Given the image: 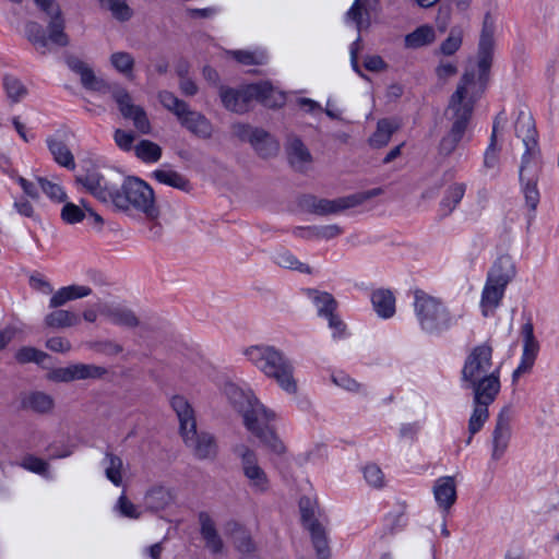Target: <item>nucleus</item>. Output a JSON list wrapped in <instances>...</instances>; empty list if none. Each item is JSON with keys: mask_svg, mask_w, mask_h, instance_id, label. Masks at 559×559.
<instances>
[{"mask_svg": "<svg viewBox=\"0 0 559 559\" xmlns=\"http://www.w3.org/2000/svg\"><path fill=\"white\" fill-rule=\"evenodd\" d=\"M475 85V74L466 72L462 76L456 91L452 94L445 116L451 124L449 130L440 139L437 153L442 159L449 158L453 154L462 157L461 148L472 139L468 129L473 116L475 98L472 90Z\"/></svg>", "mask_w": 559, "mask_h": 559, "instance_id": "1", "label": "nucleus"}, {"mask_svg": "<svg viewBox=\"0 0 559 559\" xmlns=\"http://www.w3.org/2000/svg\"><path fill=\"white\" fill-rule=\"evenodd\" d=\"M224 393L231 406L242 416L243 425L262 443L275 453H283L285 447L271 427L275 413L267 409L251 390H243L235 383H226Z\"/></svg>", "mask_w": 559, "mask_h": 559, "instance_id": "2", "label": "nucleus"}, {"mask_svg": "<svg viewBox=\"0 0 559 559\" xmlns=\"http://www.w3.org/2000/svg\"><path fill=\"white\" fill-rule=\"evenodd\" d=\"M514 129L515 135L522 140L525 146L519 171L522 191L526 206L531 211H535L539 202L537 181L542 163L533 117L527 112L521 111L515 121Z\"/></svg>", "mask_w": 559, "mask_h": 559, "instance_id": "3", "label": "nucleus"}, {"mask_svg": "<svg viewBox=\"0 0 559 559\" xmlns=\"http://www.w3.org/2000/svg\"><path fill=\"white\" fill-rule=\"evenodd\" d=\"M243 355L265 377L274 380L283 391L288 394L297 393L295 368L282 350L269 345H253L246 348Z\"/></svg>", "mask_w": 559, "mask_h": 559, "instance_id": "4", "label": "nucleus"}, {"mask_svg": "<svg viewBox=\"0 0 559 559\" xmlns=\"http://www.w3.org/2000/svg\"><path fill=\"white\" fill-rule=\"evenodd\" d=\"M170 405L179 421L180 435L185 444L191 449L199 460H214L217 455V443L213 435L197 431V420L192 406L185 396L175 395Z\"/></svg>", "mask_w": 559, "mask_h": 559, "instance_id": "5", "label": "nucleus"}, {"mask_svg": "<svg viewBox=\"0 0 559 559\" xmlns=\"http://www.w3.org/2000/svg\"><path fill=\"white\" fill-rule=\"evenodd\" d=\"M34 2L49 17L48 35L39 23L29 21L25 24V36L28 41L40 55H47L51 50L49 44L59 47L68 46L70 40L64 32L66 21L59 4L55 0H34Z\"/></svg>", "mask_w": 559, "mask_h": 559, "instance_id": "6", "label": "nucleus"}, {"mask_svg": "<svg viewBox=\"0 0 559 559\" xmlns=\"http://www.w3.org/2000/svg\"><path fill=\"white\" fill-rule=\"evenodd\" d=\"M112 206L127 213H141L150 221L157 219L160 214L154 190L136 177H129L118 185Z\"/></svg>", "mask_w": 559, "mask_h": 559, "instance_id": "7", "label": "nucleus"}, {"mask_svg": "<svg viewBox=\"0 0 559 559\" xmlns=\"http://www.w3.org/2000/svg\"><path fill=\"white\" fill-rule=\"evenodd\" d=\"M219 96L224 107L236 114L248 111L253 99L267 107L281 106L284 103V96L281 93H275L267 82L250 84L240 90L219 86Z\"/></svg>", "mask_w": 559, "mask_h": 559, "instance_id": "8", "label": "nucleus"}, {"mask_svg": "<svg viewBox=\"0 0 559 559\" xmlns=\"http://www.w3.org/2000/svg\"><path fill=\"white\" fill-rule=\"evenodd\" d=\"M414 311L421 330L429 334H440L454 323L444 304L423 290L414 294Z\"/></svg>", "mask_w": 559, "mask_h": 559, "instance_id": "9", "label": "nucleus"}, {"mask_svg": "<svg viewBox=\"0 0 559 559\" xmlns=\"http://www.w3.org/2000/svg\"><path fill=\"white\" fill-rule=\"evenodd\" d=\"M160 104L173 112L180 124L194 135L207 139L212 135L213 128L210 120L202 114L190 109L189 105L179 99L174 93L162 91L158 94Z\"/></svg>", "mask_w": 559, "mask_h": 559, "instance_id": "10", "label": "nucleus"}, {"mask_svg": "<svg viewBox=\"0 0 559 559\" xmlns=\"http://www.w3.org/2000/svg\"><path fill=\"white\" fill-rule=\"evenodd\" d=\"M383 192L382 188H373L334 200L309 197L306 199V206L311 213L317 215L337 214L342 211L359 206L368 200L383 194Z\"/></svg>", "mask_w": 559, "mask_h": 559, "instance_id": "11", "label": "nucleus"}, {"mask_svg": "<svg viewBox=\"0 0 559 559\" xmlns=\"http://www.w3.org/2000/svg\"><path fill=\"white\" fill-rule=\"evenodd\" d=\"M234 452L240 460L242 474L252 491L259 493L267 491L270 480L259 464L257 453L246 444L236 445Z\"/></svg>", "mask_w": 559, "mask_h": 559, "instance_id": "12", "label": "nucleus"}, {"mask_svg": "<svg viewBox=\"0 0 559 559\" xmlns=\"http://www.w3.org/2000/svg\"><path fill=\"white\" fill-rule=\"evenodd\" d=\"M492 369V347L485 343L475 346L467 355L463 369L462 382L474 381L493 373Z\"/></svg>", "mask_w": 559, "mask_h": 559, "instance_id": "13", "label": "nucleus"}, {"mask_svg": "<svg viewBox=\"0 0 559 559\" xmlns=\"http://www.w3.org/2000/svg\"><path fill=\"white\" fill-rule=\"evenodd\" d=\"M110 95L118 105L123 118L132 120L134 128L140 133H151L152 127L145 110L141 106L133 104L126 88L115 85L110 88Z\"/></svg>", "mask_w": 559, "mask_h": 559, "instance_id": "14", "label": "nucleus"}, {"mask_svg": "<svg viewBox=\"0 0 559 559\" xmlns=\"http://www.w3.org/2000/svg\"><path fill=\"white\" fill-rule=\"evenodd\" d=\"M76 182L99 201L112 205L119 185V181L114 177L104 176L98 171H88L85 175L78 176Z\"/></svg>", "mask_w": 559, "mask_h": 559, "instance_id": "15", "label": "nucleus"}, {"mask_svg": "<svg viewBox=\"0 0 559 559\" xmlns=\"http://www.w3.org/2000/svg\"><path fill=\"white\" fill-rule=\"evenodd\" d=\"M495 23L489 13H487L483 21L480 32L478 51H477V67L479 70V81H485L488 76L489 70L492 64L493 49H495Z\"/></svg>", "mask_w": 559, "mask_h": 559, "instance_id": "16", "label": "nucleus"}, {"mask_svg": "<svg viewBox=\"0 0 559 559\" xmlns=\"http://www.w3.org/2000/svg\"><path fill=\"white\" fill-rule=\"evenodd\" d=\"M107 374V369L93 364H72L52 370L49 379L56 382H72L75 380L100 379Z\"/></svg>", "mask_w": 559, "mask_h": 559, "instance_id": "17", "label": "nucleus"}, {"mask_svg": "<svg viewBox=\"0 0 559 559\" xmlns=\"http://www.w3.org/2000/svg\"><path fill=\"white\" fill-rule=\"evenodd\" d=\"M511 407L506 406L498 414L496 419V426L492 431L491 459L493 461H499L507 452L511 439Z\"/></svg>", "mask_w": 559, "mask_h": 559, "instance_id": "18", "label": "nucleus"}, {"mask_svg": "<svg viewBox=\"0 0 559 559\" xmlns=\"http://www.w3.org/2000/svg\"><path fill=\"white\" fill-rule=\"evenodd\" d=\"M66 63L71 71L80 76L81 84L86 90L110 93V88L115 86L96 76L92 67L76 56H67Z\"/></svg>", "mask_w": 559, "mask_h": 559, "instance_id": "19", "label": "nucleus"}, {"mask_svg": "<svg viewBox=\"0 0 559 559\" xmlns=\"http://www.w3.org/2000/svg\"><path fill=\"white\" fill-rule=\"evenodd\" d=\"M521 333L523 336V353L519 367L513 371V381H516L521 374L532 369L539 350V343L534 335V326L531 321L522 325Z\"/></svg>", "mask_w": 559, "mask_h": 559, "instance_id": "20", "label": "nucleus"}, {"mask_svg": "<svg viewBox=\"0 0 559 559\" xmlns=\"http://www.w3.org/2000/svg\"><path fill=\"white\" fill-rule=\"evenodd\" d=\"M463 385L473 390L474 403L489 406L500 391L499 368H496L491 374L465 382Z\"/></svg>", "mask_w": 559, "mask_h": 559, "instance_id": "21", "label": "nucleus"}, {"mask_svg": "<svg viewBox=\"0 0 559 559\" xmlns=\"http://www.w3.org/2000/svg\"><path fill=\"white\" fill-rule=\"evenodd\" d=\"M175 500L176 493L173 488L155 484L144 492L142 506L146 512L158 513L173 506Z\"/></svg>", "mask_w": 559, "mask_h": 559, "instance_id": "22", "label": "nucleus"}, {"mask_svg": "<svg viewBox=\"0 0 559 559\" xmlns=\"http://www.w3.org/2000/svg\"><path fill=\"white\" fill-rule=\"evenodd\" d=\"M98 311L100 316L115 325L134 329L140 324V320L133 310L121 304H99Z\"/></svg>", "mask_w": 559, "mask_h": 559, "instance_id": "23", "label": "nucleus"}, {"mask_svg": "<svg viewBox=\"0 0 559 559\" xmlns=\"http://www.w3.org/2000/svg\"><path fill=\"white\" fill-rule=\"evenodd\" d=\"M379 0H355L345 14V22L353 23L358 33L371 24V12L377 9Z\"/></svg>", "mask_w": 559, "mask_h": 559, "instance_id": "24", "label": "nucleus"}, {"mask_svg": "<svg viewBox=\"0 0 559 559\" xmlns=\"http://www.w3.org/2000/svg\"><path fill=\"white\" fill-rule=\"evenodd\" d=\"M21 408L38 415L52 414L56 402L52 395L44 391H28L20 396Z\"/></svg>", "mask_w": 559, "mask_h": 559, "instance_id": "25", "label": "nucleus"}, {"mask_svg": "<svg viewBox=\"0 0 559 559\" xmlns=\"http://www.w3.org/2000/svg\"><path fill=\"white\" fill-rule=\"evenodd\" d=\"M433 497L438 507L448 513L456 501V484L452 476L439 477L433 485Z\"/></svg>", "mask_w": 559, "mask_h": 559, "instance_id": "26", "label": "nucleus"}, {"mask_svg": "<svg viewBox=\"0 0 559 559\" xmlns=\"http://www.w3.org/2000/svg\"><path fill=\"white\" fill-rule=\"evenodd\" d=\"M286 152L290 166L297 171H306L312 163L309 150L299 138L292 136L288 139Z\"/></svg>", "mask_w": 559, "mask_h": 559, "instance_id": "27", "label": "nucleus"}, {"mask_svg": "<svg viewBox=\"0 0 559 559\" xmlns=\"http://www.w3.org/2000/svg\"><path fill=\"white\" fill-rule=\"evenodd\" d=\"M201 525L200 533L205 542V547L214 555L221 554L224 549V543L217 533L215 523L206 512L199 514Z\"/></svg>", "mask_w": 559, "mask_h": 559, "instance_id": "28", "label": "nucleus"}, {"mask_svg": "<svg viewBox=\"0 0 559 559\" xmlns=\"http://www.w3.org/2000/svg\"><path fill=\"white\" fill-rule=\"evenodd\" d=\"M226 534L230 535L233 543L238 551L242 554L241 557H249L257 554V546L252 540L250 534L242 528V526L234 521L226 524Z\"/></svg>", "mask_w": 559, "mask_h": 559, "instance_id": "29", "label": "nucleus"}, {"mask_svg": "<svg viewBox=\"0 0 559 559\" xmlns=\"http://www.w3.org/2000/svg\"><path fill=\"white\" fill-rule=\"evenodd\" d=\"M516 274L515 264L510 255H501L493 263L487 280L490 283H497L504 287L514 278Z\"/></svg>", "mask_w": 559, "mask_h": 559, "instance_id": "30", "label": "nucleus"}, {"mask_svg": "<svg viewBox=\"0 0 559 559\" xmlns=\"http://www.w3.org/2000/svg\"><path fill=\"white\" fill-rule=\"evenodd\" d=\"M92 288L85 285H69L55 292L49 300V308H60L67 302L87 297Z\"/></svg>", "mask_w": 559, "mask_h": 559, "instance_id": "31", "label": "nucleus"}, {"mask_svg": "<svg viewBox=\"0 0 559 559\" xmlns=\"http://www.w3.org/2000/svg\"><path fill=\"white\" fill-rule=\"evenodd\" d=\"M506 288L507 287L502 285L490 283V281L487 280L480 300L481 311L485 317L493 313V311L499 307Z\"/></svg>", "mask_w": 559, "mask_h": 559, "instance_id": "32", "label": "nucleus"}, {"mask_svg": "<svg viewBox=\"0 0 559 559\" xmlns=\"http://www.w3.org/2000/svg\"><path fill=\"white\" fill-rule=\"evenodd\" d=\"M373 309L379 317L388 319L395 313V297L389 289H378L371 295Z\"/></svg>", "mask_w": 559, "mask_h": 559, "instance_id": "33", "label": "nucleus"}, {"mask_svg": "<svg viewBox=\"0 0 559 559\" xmlns=\"http://www.w3.org/2000/svg\"><path fill=\"white\" fill-rule=\"evenodd\" d=\"M53 309V311L45 316V326L49 329H67L79 324L80 318L76 313L59 308Z\"/></svg>", "mask_w": 559, "mask_h": 559, "instance_id": "34", "label": "nucleus"}, {"mask_svg": "<svg viewBox=\"0 0 559 559\" xmlns=\"http://www.w3.org/2000/svg\"><path fill=\"white\" fill-rule=\"evenodd\" d=\"M48 148L53 157V160L68 169L75 168V160L72 152L68 147V145L58 139L49 138L47 139Z\"/></svg>", "mask_w": 559, "mask_h": 559, "instance_id": "35", "label": "nucleus"}, {"mask_svg": "<svg viewBox=\"0 0 559 559\" xmlns=\"http://www.w3.org/2000/svg\"><path fill=\"white\" fill-rule=\"evenodd\" d=\"M466 191V183L454 182L450 185L440 202V211L443 216L450 215L463 199Z\"/></svg>", "mask_w": 559, "mask_h": 559, "instance_id": "36", "label": "nucleus"}, {"mask_svg": "<svg viewBox=\"0 0 559 559\" xmlns=\"http://www.w3.org/2000/svg\"><path fill=\"white\" fill-rule=\"evenodd\" d=\"M251 145L263 158L276 155L280 148L277 141H275V139L263 129L257 130Z\"/></svg>", "mask_w": 559, "mask_h": 559, "instance_id": "37", "label": "nucleus"}, {"mask_svg": "<svg viewBox=\"0 0 559 559\" xmlns=\"http://www.w3.org/2000/svg\"><path fill=\"white\" fill-rule=\"evenodd\" d=\"M152 177L159 183L167 185L175 189L188 192L191 189L190 181L181 174L170 169H156Z\"/></svg>", "mask_w": 559, "mask_h": 559, "instance_id": "38", "label": "nucleus"}, {"mask_svg": "<svg viewBox=\"0 0 559 559\" xmlns=\"http://www.w3.org/2000/svg\"><path fill=\"white\" fill-rule=\"evenodd\" d=\"M308 531L310 533L317 557L319 559H329L331 556V549L329 547L325 528L321 523H310Z\"/></svg>", "mask_w": 559, "mask_h": 559, "instance_id": "39", "label": "nucleus"}, {"mask_svg": "<svg viewBox=\"0 0 559 559\" xmlns=\"http://www.w3.org/2000/svg\"><path fill=\"white\" fill-rule=\"evenodd\" d=\"M436 39V32L430 25H421L405 36L406 48H420L430 45Z\"/></svg>", "mask_w": 559, "mask_h": 559, "instance_id": "40", "label": "nucleus"}, {"mask_svg": "<svg viewBox=\"0 0 559 559\" xmlns=\"http://www.w3.org/2000/svg\"><path fill=\"white\" fill-rule=\"evenodd\" d=\"M102 464L105 469L106 478L115 486L122 485L123 462L121 457L111 452H107Z\"/></svg>", "mask_w": 559, "mask_h": 559, "instance_id": "41", "label": "nucleus"}, {"mask_svg": "<svg viewBox=\"0 0 559 559\" xmlns=\"http://www.w3.org/2000/svg\"><path fill=\"white\" fill-rule=\"evenodd\" d=\"M396 129L397 126L392 121L388 119L379 120L377 123V130L369 139V144L376 148L385 146Z\"/></svg>", "mask_w": 559, "mask_h": 559, "instance_id": "42", "label": "nucleus"}, {"mask_svg": "<svg viewBox=\"0 0 559 559\" xmlns=\"http://www.w3.org/2000/svg\"><path fill=\"white\" fill-rule=\"evenodd\" d=\"M133 150L135 156L144 163H156L162 157V147L150 140H141Z\"/></svg>", "mask_w": 559, "mask_h": 559, "instance_id": "43", "label": "nucleus"}, {"mask_svg": "<svg viewBox=\"0 0 559 559\" xmlns=\"http://www.w3.org/2000/svg\"><path fill=\"white\" fill-rule=\"evenodd\" d=\"M273 260L281 267L298 271L305 274L311 273V269L308 264L300 262L293 253L287 250L276 251L273 255Z\"/></svg>", "mask_w": 559, "mask_h": 559, "instance_id": "44", "label": "nucleus"}, {"mask_svg": "<svg viewBox=\"0 0 559 559\" xmlns=\"http://www.w3.org/2000/svg\"><path fill=\"white\" fill-rule=\"evenodd\" d=\"M100 3V7L110 11L112 16L121 22L129 21L132 15L133 11L128 5L127 0H98Z\"/></svg>", "mask_w": 559, "mask_h": 559, "instance_id": "45", "label": "nucleus"}, {"mask_svg": "<svg viewBox=\"0 0 559 559\" xmlns=\"http://www.w3.org/2000/svg\"><path fill=\"white\" fill-rule=\"evenodd\" d=\"M489 417L488 405L474 403V409L468 420L469 437L467 443H471L472 437L477 433Z\"/></svg>", "mask_w": 559, "mask_h": 559, "instance_id": "46", "label": "nucleus"}, {"mask_svg": "<svg viewBox=\"0 0 559 559\" xmlns=\"http://www.w3.org/2000/svg\"><path fill=\"white\" fill-rule=\"evenodd\" d=\"M309 295L312 297L314 305L318 309V314L324 317L335 311L336 301L333 296L325 292L309 290Z\"/></svg>", "mask_w": 559, "mask_h": 559, "instance_id": "47", "label": "nucleus"}, {"mask_svg": "<svg viewBox=\"0 0 559 559\" xmlns=\"http://www.w3.org/2000/svg\"><path fill=\"white\" fill-rule=\"evenodd\" d=\"M499 154L500 147L498 146L497 136L491 134L489 144L484 153L483 166L486 171H492L495 174L498 171L500 160Z\"/></svg>", "mask_w": 559, "mask_h": 559, "instance_id": "48", "label": "nucleus"}, {"mask_svg": "<svg viewBox=\"0 0 559 559\" xmlns=\"http://www.w3.org/2000/svg\"><path fill=\"white\" fill-rule=\"evenodd\" d=\"M463 40V31L461 27H452L449 36L441 43L440 51L445 56H452L455 53Z\"/></svg>", "mask_w": 559, "mask_h": 559, "instance_id": "49", "label": "nucleus"}, {"mask_svg": "<svg viewBox=\"0 0 559 559\" xmlns=\"http://www.w3.org/2000/svg\"><path fill=\"white\" fill-rule=\"evenodd\" d=\"M48 358V355L32 346H24L21 347L15 353V359L20 364H27V362H36V364H44L45 360Z\"/></svg>", "mask_w": 559, "mask_h": 559, "instance_id": "50", "label": "nucleus"}, {"mask_svg": "<svg viewBox=\"0 0 559 559\" xmlns=\"http://www.w3.org/2000/svg\"><path fill=\"white\" fill-rule=\"evenodd\" d=\"M3 87L8 97L15 103L22 99L27 93V90L23 83L13 75H4Z\"/></svg>", "mask_w": 559, "mask_h": 559, "instance_id": "51", "label": "nucleus"}, {"mask_svg": "<svg viewBox=\"0 0 559 559\" xmlns=\"http://www.w3.org/2000/svg\"><path fill=\"white\" fill-rule=\"evenodd\" d=\"M110 63L117 71L128 75L133 70L134 59L129 52L118 51L110 56Z\"/></svg>", "mask_w": 559, "mask_h": 559, "instance_id": "52", "label": "nucleus"}, {"mask_svg": "<svg viewBox=\"0 0 559 559\" xmlns=\"http://www.w3.org/2000/svg\"><path fill=\"white\" fill-rule=\"evenodd\" d=\"M115 510L123 518L138 520L142 515V511L123 492L117 500Z\"/></svg>", "mask_w": 559, "mask_h": 559, "instance_id": "53", "label": "nucleus"}, {"mask_svg": "<svg viewBox=\"0 0 559 559\" xmlns=\"http://www.w3.org/2000/svg\"><path fill=\"white\" fill-rule=\"evenodd\" d=\"M37 181L43 190V192L52 201L56 202H64L67 199V194L61 188L60 185L52 182L46 178L38 177Z\"/></svg>", "mask_w": 559, "mask_h": 559, "instance_id": "54", "label": "nucleus"}, {"mask_svg": "<svg viewBox=\"0 0 559 559\" xmlns=\"http://www.w3.org/2000/svg\"><path fill=\"white\" fill-rule=\"evenodd\" d=\"M85 212L76 204L68 202L61 210V218L68 224H76L84 219Z\"/></svg>", "mask_w": 559, "mask_h": 559, "instance_id": "55", "label": "nucleus"}, {"mask_svg": "<svg viewBox=\"0 0 559 559\" xmlns=\"http://www.w3.org/2000/svg\"><path fill=\"white\" fill-rule=\"evenodd\" d=\"M233 57L242 64H262L266 56L264 52H251L246 50H234L230 52Z\"/></svg>", "mask_w": 559, "mask_h": 559, "instance_id": "56", "label": "nucleus"}, {"mask_svg": "<svg viewBox=\"0 0 559 559\" xmlns=\"http://www.w3.org/2000/svg\"><path fill=\"white\" fill-rule=\"evenodd\" d=\"M332 381L349 392H361L362 385L344 372L332 374Z\"/></svg>", "mask_w": 559, "mask_h": 559, "instance_id": "57", "label": "nucleus"}, {"mask_svg": "<svg viewBox=\"0 0 559 559\" xmlns=\"http://www.w3.org/2000/svg\"><path fill=\"white\" fill-rule=\"evenodd\" d=\"M114 140L117 146L122 151L129 152L134 147L133 142L135 136L131 131L117 129L114 133Z\"/></svg>", "mask_w": 559, "mask_h": 559, "instance_id": "58", "label": "nucleus"}, {"mask_svg": "<svg viewBox=\"0 0 559 559\" xmlns=\"http://www.w3.org/2000/svg\"><path fill=\"white\" fill-rule=\"evenodd\" d=\"M364 476L368 484L373 487H382L384 475L379 466L377 465H367L364 469Z\"/></svg>", "mask_w": 559, "mask_h": 559, "instance_id": "59", "label": "nucleus"}, {"mask_svg": "<svg viewBox=\"0 0 559 559\" xmlns=\"http://www.w3.org/2000/svg\"><path fill=\"white\" fill-rule=\"evenodd\" d=\"M233 134L241 141H248L250 144L252 143L253 135L255 134L259 128H252L249 124L245 123H235L231 127Z\"/></svg>", "mask_w": 559, "mask_h": 559, "instance_id": "60", "label": "nucleus"}, {"mask_svg": "<svg viewBox=\"0 0 559 559\" xmlns=\"http://www.w3.org/2000/svg\"><path fill=\"white\" fill-rule=\"evenodd\" d=\"M23 466L34 473L37 474H46L48 471V464L38 457L35 456H27L23 461Z\"/></svg>", "mask_w": 559, "mask_h": 559, "instance_id": "61", "label": "nucleus"}, {"mask_svg": "<svg viewBox=\"0 0 559 559\" xmlns=\"http://www.w3.org/2000/svg\"><path fill=\"white\" fill-rule=\"evenodd\" d=\"M314 233L317 239L330 240L340 236L343 233V229L338 225H325L318 226V229L314 230Z\"/></svg>", "mask_w": 559, "mask_h": 559, "instance_id": "62", "label": "nucleus"}, {"mask_svg": "<svg viewBox=\"0 0 559 559\" xmlns=\"http://www.w3.org/2000/svg\"><path fill=\"white\" fill-rule=\"evenodd\" d=\"M95 349L104 355L116 356L122 352V346L114 341H102L95 344Z\"/></svg>", "mask_w": 559, "mask_h": 559, "instance_id": "63", "label": "nucleus"}, {"mask_svg": "<svg viewBox=\"0 0 559 559\" xmlns=\"http://www.w3.org/2000/svg\"><path fill=\"white\" fill-rule=\"evenodd\" d=\"M46 346L48 349L56 353H67L71 349V343L61 336H53L48 338Z\"/></svg>", "mask_w": 559, "mask_h": 559, "instance_id": "64", "label": "nucleus"}]
</instances>
